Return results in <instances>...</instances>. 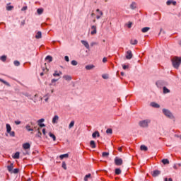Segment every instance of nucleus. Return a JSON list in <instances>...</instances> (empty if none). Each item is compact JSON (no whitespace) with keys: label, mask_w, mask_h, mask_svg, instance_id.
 <instances>
[{"label":"nucleus","mask_w":181,"mask_h":181,"mask_svg":"<svg viewBox=\"0 0 181 181\" xmlns=\"http://www.w3.org/2000/svg\"><path fill=\"white\" fill-rule=\"evenodd\" d=\"M129 67V66H128V65H122L123 70H127V69H128Z\"/></svg>","instance_id":"obj_49"},{"label":"nucleus","mask_w":181,"mask_h":181,"mask_svg":"<svg viewBox=\"0 0 181 181\" xmlns=\"http://www.w3.org/2000/svg\"><path fill=\"white\" fill-rule=\"evenodd\" d=\"M38 124H42V122H45V119H40L37 121Z\"/></svg>","instance_id":"obj_50"},{"label":"nucleus","mask_w":181,"mask_h":181,"mask_svg":"<svg viewBox=\"0 0 181 181\" xmlns=\"http://www.w3.org/2000/svg\"><path fill=\"white\" fill-rule=\"evenodd\" d=\"M131 9H136V3L132 2L130 5Z\"/></svg>","instance_id":"obj_25"},{"label":"nucleus","mask_w":181,"mask_h":181,"mask_svg":"<svg viewBox=\"0 0 181 181\" xmlns=\"http://www.w3.org/2000/svg\"><path fill=\"white\" fill-rule=\"evenodd\" d=\"M19 155H20L19 152H16V153L14 154V156H13V159H19Z\"/></svg>","instance_id":"obj_32"},{"label":"nucleus","mask_w":181,"mask_h":181,"mask_svg":"<svg viewBox=\"0 0 181 181\" xmlns=\"http://www.w3.org/2000/svg\"><path fill=\"white\" fill-rule=\"evenodd\" d=\"M36 39H42V32L38 31L35 35Z\"/></svg>","instance_id":"obj_22"},{"label":"nucleus","mask_w":181,"mask_h":181,"mask_svg":"<svg viewBox=\"0 0 181 181\" xmlns=\"http://www.w3.org/2000/svg\"><path fill=\"white\" fill-rule=\"evenodd\" d=\"M151 124V119H146L144 120H141L139 122V127L141 128H148V125Z\"/></svg>","instance_id":"obj_2"},{"label":"nucleus","mask_w":181,"mask_h":181,"mask_svg":"<svg viewBox=\"0 0 181 181\" xmlns=\"http://www.w3.org/2000/svg\"><path fill=\"white\" fill-rule=\"evenodd\" d=\"M82 45H83V46H85V47L86 49H90V45L88 44V42L86 40H81V41Z\"/></svg>","instance_id":"obj_10"},{"label":"nucleus","mask_w":181,"mask_h":181,"mask_svg":"<svg viewBox=\"0 0 181 181\" xmlns=\"http://www.w3.org/2000/svg\"><path fill=\"white\" fill-rule=\"evenodd\" d=\"M96 12H98V13L96 16V19H100L103 15H104V13H103V11H101L100 9H96Z\"/></svg>","instance_id":"obj_8"},{"label":"nucleus","mask_w":181,"mask_h":181,"mask_svg":"<svg viewBox=\"0 0 181 181\" xmlns=\"http://www.w3.org/2000/svg\"><path fill=\"white\" fill-rule=\"evenodd\" d=\"M64 59H65L66 62H69L70 61V59H69V56H65Z\"/></svg>","instance_id":"obj_52"},{"label":"nucleus","mask_w":181,"mask_h":181,"mask_svg":"<svg viewBox=\"0 0 181 181\" xmlns=\"http://www.w3.org/2000/svg\"><path fill=\"white\" fill-rule=\"evenodd\" d=\"M57 122H59V116L54 115L52 118V124H57Z\"/></svg>","instance_id":"obj_12"},{"label":"nucleus","mask_w":181,"mask_h":181,"mask_svg":"<svg viewBox=\"0 0 181 181\" xmlns=\"http://www.w3.org/2000/svg\"><path fill=\"white\" fill-rule=\"evenodd\" d=\"M8 134H9L10 136H15V132L10 131Z\"/></svg>","instance_id":"obj_45"},{"label":"nucleus","mask_w":181,"mask_h":181,"mask_svg":"<svg viewBox=\"0 0 181 181\" xmlns=\"http://www.w3.org/2000/svg\"><path fill=\"white\" fill-rule=\"evenodd\" d=\"M0 81L1 83H3V84H5V86H7L8 87H11V84L7 81H4V79L0 78Z\"/></svg>","instance_id":"obj_21"},{"label":"nucleus","mask_w":181,"mask_h":181,"mask_svg":"<svg viewBox=\"0 0 181 181\" xmlns=\"http://www.w3.org/2000/svg\"><path fill=\"white\" fill-rule=\"evenodd\" d=\"M103 78H107V76L105 75H103Z\"/></svg>","instance_id":"obj_61"},{"label":"nucleus","mask_w":181,"mask_h":181,"mask_svg":"<svg viewBox=\"0 0 181 181\" xmlns=\"http://www.w3.org/2000/svg\"><path fill=\"white\" fill-rule=\"evenodd\" d=\"M63 78H64V80H66V81H70L71 80V77L69 75L64 76Z\"/></svg>","instance_id":"obj_24"},{"label":"nucleus","mask_w":181,"mask_h":181,"mask_svg":"<svg viewBox=\"0 0 181 181\" xmlns=\"http://www.w3.org/2000/svg\"><path fill=\"white\" fill-rule=\"evenodd\" d=\"M6 9H7L8 11H12V9H13V6H8L6 7Z\"/></svg>","instance_id":"obj_47"},{"label":"nucleus","mask_w":181,"mask_h":181,"mask_svg":"<svg viewBox=\"0 0 181 181\" xmlns=\"http://www.w3.org/2000/svg\"><path fill=\"white\" fill-rule=\"evenodd\" d=\"M92 69H94V65H87L86 66V70H91Z\"/></svg>","instance_id":"obj_34"},{"label":"nucleus","mask_w":181,"mask_h":181,"mask_svg":"<svg viewBox=\"0 0 181 181\" xmlns=\"http://www.w3.org/2000/svg\"><path fill=\"white\" fill-rule=\"evenodd\" d=\"M45 60L48 61V63H51V62H53V57L50 55H48L45 57Z\"/></svg>","instance_id":"obj_19"},{"label":"nucleus","mask_w":181,"mask_h":181,"mask_svg":"<svg viewBox=\"0 0 181 181\" xmlns=\"http://www.w3.org/2000/svg\"><path fill=\"white\" fill-rule=\"evenodd\" d=\"M173 66L175 69H179L181 64V57H175L172 59Z\"/></svg>","instance_id":"obj_1"},{"label":"nucleus","mask_w":181,"mask_h":181,"mask_svg":"<svg viewBox=\"0 0 181 181\" xmlns=\"http://www.w3.org/2000/svg\"><path fill=\"white\" fill-rule=\"evenodd\" d=\"M163 93L164 94H168V93H170V90L166 88V86H164L163 88Z\"/></svg>","instance_id":"obj_30"},{"label":"nucleus","mask_w":181,"mask_h":181,"mask_svg":"<svg viewBox=\"0 0 181 181\" xmlns=\"http://www.w3.org/2000/svg\"><path fill=\"white\" fill-rule=\"evenodd\" d=\"M42 134L43 135H46V129H42Z\"/></svg>","instance_id":"obj_56"},{"label":"nucleus","mask_w":181,"mask_h":181,"mask_svg":"<svg viewBox=\"0 0 181 181\" xmlns=\"http://www.w3.org/2000/svg\"><path fill=\"white\" fill-rule=\"evenodd\" d=\"M156 84L158 88H162L165 86V82L163 81H158Z\"/></svg>","instance_id":"obj_5"},{"label":"nucleus","mask_w":181,"mask_h":181,"mask_svg":"<svg viewBox=\"0 0 181 181\" xmlns=\"http://www.w3.org/2000/svg\"><path fill=\"white\" fill-rule=\"evenodd\" d=\"M37 12L38 15H42V13H43V8H38L37 10Z\"/></svg>","instance_id":"obj_38"},{"label":"nucleus","mask_w":181,"mask_h":181,"mask_svg":"<svg viewBox=\"0 0 181 181\" xmlns=\"http://www.w3.org/2000/svg\"><path fill=\"white\" fill-rule=\"evenodd\" d=\"M120 74H121V76H124V72H121Z\"/></svg>","instance_id":"obj_62"},{"label":"nucleus","mask_w":181,"mask_h":181,"mask_svg":"<svg viewBox=\"0 0 181 181\" xmlns=\"http://www.w3.org/2000/svg\"><path fill=\"white\" fill-rule=\"evenodd\" d=\"M132 52L131 50H128L126 53V59L127 60H131V58L132 57Z\"/></svg>","instance_id":"obj_7"},{"label":"nucleus","mask_w":181,"mask_h":181,"mask_svg":"<svg viewBox=\"0 0 181 181\" xmlns=\"http://www.w3.org/2000/svg\"><path fill=\"white\" fill-rule=\"evenodd\" d=\"M48 100H49V98H46V99H45V101H48Z\"/></svg>","instance_id":"obj_64"},{"label":"nucleus","mask_w":181,"mask_h":181,"mask_svg":"<svg viewBox=\"0 0 181 181\" xmlns=\"http://www.w3.org/2000/svg\"><path fill=\"white\" fill-rule=\"evenodd\" d=\"M151 106L153 107V108H160V105H159V104L155 103V102H152L151 103Z\"/></svg>","instance_id":"obj_15"},{"label":"nucleus","mask_w":181,"mask_h":181,"mask_svg":"<svg viewBox=\"0 0 181 181\" xmlns=\"http://www.w3.org/2000/svg\"><path fill=\"white\" fill-rule=\"evenodd\" d=\"M6 132H7V134L8 132H11V131H12V127H11V124H6Z\"/></svg>","instance_id":"obj_18"},{"label":"nucleus","mask_w":181,"mask_h":181,"mask_svg":"<svg viewBox=\"0 0 181 181\" xmlns=\"http://www.w3.org/2000/svg\"><path fill=\"white\" fill-rule=\"evenodd\" d=\"M108 155H110V153H108V152H103V153H102V156H103V158H105V157L108 156Z\"/></svg>","instance_id":"obj_41"},{"label":"nucleus","mask_w":181,"mask_h":181,"mask_svg":"<svg viewBox=\"0 0 181 181\" xmlns=\"http://www.w3.org/2000/svg\"><path fill=\"white\" fill-rule=\"evenodd\" d=\"M14 123L16 124V125H21V124H22V122L19 120H16Z\"/></svg>","instance_id":"obj_48"},{"label":"nucleus","mask_w":181,"mask_h":181,"mask_svg":"<svg viewBox=\"0 0 181 181\" xmlns=\"http://www.w3.org/2000/svg\"><path fill=\"white\" fill-rule=\"evenodd\" d=\"M94 15H95L94 13H91V16H94Z\"/></svg>","instance_id":"obj_63"},{"label":"nucleus","mask_w":181,"mask_h":181,"mask_svg":"<svg viewBox=\"0 0 181 181\" xmlns=\"http://www.w3.org/2000/svg\"><path fill=\"white\" fill-rule=\"evenodd\" d=\"M7 170L10 173H11V172L13 170V163H11L10 165H8L7 166Z\"/></svg>","instance_id":"obj_11"},{"label":"nucleus","mask_w":181,"mask_h":181,"mask_svg":"<svg viewBox=\"0 0 181 181\" xmlns=\"http://www.w3.org/2000/svg\"><path fill=\"white\" fill-rule=\"evenodd\" d=\"M71 64H72V66H77L78 63H77V61L76 60H72L71 62Z\"/></svg>","instance_id":"obj_42"},{"label":"nucleus","mask_w":181,"mask_h":181,"mask_svg":"<svg viewBox=\"0 0 181 181\" xmlns=\"http://www.w3.org/2000/svg\"><path fill=\"white\" fill-rule=\"evenodd\" d=\"M103 63H107V59H106L105 57H104V58L103 59Z\"/></svg>","instance_id":"obj_58"},{"label":"nucleus","mask_w":181,"mask_h":181,"mask_svg":"<svg viewBox=\"0 0 181 181\" xmlns=\"http://www.w3.org/2000/svg\"><path fill=\"white\" fill-rule=\"evenodd\" d=\"M162 163H163V165H168L169 160H168V159H163L162 160Z\"/></svg>","instance_id":"obj_37"},{"label":"nucleus","mask_w":181,"mask_h":181,"mask_svg":"<svg viewBox=\"0 0 181 181\" xmlns=\"http://www.w3.org/2000/svg\"><path fill=\"white\" fill-rule=\"evenodd\" d=\"M13 64L18 66L21 65V63L19 61H14Z\"/></svg>","instance_id":"obj_46"},{"label":"nucleus","mask_w":181,"mask_h":181,"mask_svg":"<svg viewBox=\"0 0 181 181\" xmlns=\"http://www.w3.org/2000/svg\"><path fill=\"white\" fill-rule=\"evenodd\" d=\"M90 177H91V174H90V173L87 174V175L84 177L83 180H84V181H88V179H90Z\"/></svg>","instance_id":"obj_26"},{"label":"nucleus","mask_w":181,"mask_h":181,"mask_svg":"<svg viewBox=\"0 0 181 181\" xmlns=\"http://www.w3.org/2000/svg\"><path fill=\"white\" fill-rule=\"evenodd\" d=\"M164 181H173V180H172V178H169L168 180V178H165Z\"/></svg>","instance_id":"obj_54"},{"label":"nucleus","mask_w":181,"mask_h":181,"mask_svg":"<svg viewBox=\"0 0 181 181\" xmlns=\"http://www.w3.org/2000/svg\"><path fill=\"white\" fill-rule=\"evenodd\" d=\"M58 80H59V79H52V80L51 81L52 84H53V83H56V81H58Z\"/></svg>","instance_id":"obj_53"},{"label":"nucleus","mask_w":181,"mask_h":181,"mask_svg":"<svg viewBox=\"0 0 181 181\" xmlns=\"http://www.w3.org/2000/svg\"><path fill=\"white\" fill-rule=\"evenodd\" d=\"M23 149H30V144L29 143H25L23 144Z\"/></svg>","instance_id":"obj_16"},{"label":"nucleus","mask_w":181,"mask_h":181,"mask_svg":"<svg viewBox=\"0 0 181 181\" xmlns=\"http://www.w3.org/2000/svg\"><path fill=\"white\" fill-rule=\"evenodd\" d=\"M49 136H50V138H52L53 141H56V136L53 134V133L49 132Z\"/></svg>","instance_id":"obj_33"},{"label":"nucleus","mask_w":181,"mask_h":181,"mask_svg":"<svg viewBox=\"0 0 181 181\" xmlns=\"http://www.w3.org/2000/svg\"><path fill=\"white\" fill-rule=\"evenodd\" d=\"M118 151L119 152H122V147H119L118 148Z\"/></svg>","instance_id":"obj_59"},{"label":"nucleus","mask_w":181,"mask_h":181,"mask_svg":"<svg viewBox=\"0 0 181 181\" xmlns=\"http://www.w3.org/2000/svg\"><path fill=\"white\" fill-rule=\"evenodd\" d=\"M62 168L64 169V170H67V166L66 165V162H62Z\"/></svg>","instance_id":"obj_40"},{"label":"nucleus","mask_w":181,"mask_h":181,"mask_svg":"<svg viewBox=\"0 0 181 181\" xmlns=\"http://www.w3.org/2000/svg\"><path fill=\"white\" fill-rule=\"evenodd\" d=\"M64 158H69V153L62 154L59 156V159L63 160Z\"/></svg>","instance_id":"obj_23"},{"label":"nucleus","mask_w":181,"mask_h":181,"mask_svg":"<svg viewBox=\"0 0 181 181\" xmlns=\"http://www.w3.org/2000/svg\"><path fill=\"white\" fill-rule=\"evenodd\" d=\"M163 112L165 117H168V118H173V115H172V112H170V111L168 110L163 109Z\"/></svg>","instance_id":"obj_3"},{"label":"nucleus","mask_w":181,"mask_h":181,"mask_svg":"<svg viewBox=\"0 0 181 181\" xmlns=\"http://www.w3.org/2000/svg\"><path fill=\"white\" fill-rule=\"evenodd\" d=\"M176 1H173V0H168V1H167V2H166V4L168 5V6H169V5H174V6H176Z\"/></svg>","instance_id":"obj_9"},{"label":"nucleus","mask_w":181,"mask_h":181,"mask_svg":"<svg viewBox=\"0 0 181 181\" xmlns=\"http://www.w3.org/2000/svg\"><path fill=\"white\" fill-rule=\"evenodd\" d=\"M73 127H74V120H72V121L70 122V124H69V129H71V128H73Z\"/></svg>","instance_id":"obj_36"},{"label":"nucleus","mask_w":181,"mask_h":181,"mask_svg":"<svg viewBox=\"0 0 181 181\" xmlns=\"http://www.w3.org/2000/svg\"><path fill=\"white\" fill-rule=\"evenodd\" d=\"M25 129H27L28 131V132H30V131H33V129H32V127H30V124H26Z\"/></svg>","instance_id":"obj_27"},{"label":"nucleus","mask_w":181,"mask_h":181,"mask_svg":"<svg viewBox=\"0 0 181 181\" xmlns=\"http://www.w3.org/2000/svg\"><path fill=\"white\" fill-rule=\"evenodd\" d=\"M28 9V6H24L22 8L21 11H26Z\"/></svg>","instance_id":"obj_55"},{"label":"nucleus","mask_w":181,"mask_h":181,"mask_svg":"<svg viewBox=\"0 0 181 181\" xmlns=\"http://www.w3.org/2000/svg\"><path fill=\"white\" fill-rule=\"evenodd\" d=\"M130 43L131 45H138V40L135 39H132Z\"/></svg>","instance_id":"obj_28"},{"label":"nucleus","mask_w":181,"mask_h":181,"mask_svg":"<svg viewBox=\"0 0 181 181\" xmlns=\"http://www.w3.org/2000/svg\"><path fill=\"white\" fill-rule=\"evenodd\" d=\"M41 136H42V132H38V134L37 135V136H38L39 138H40Z\"/></svg>","instance_id":"obj_57"},{"label":"nucleus","mask_w":181,"mask_h":181,"mask_svg":"<svg viewBox=\"0 0 181 181\" xmlns=\"http://www.w3.org/2000/svg\"><path fill=\"white\" fill-rule=\"evenodd\" d=\"M0 59H1V62H6V56L3 55V56L1 57Z\"/></svg>","instance_id":"obj_43"},{"label":"nucleus","mask_w":181,"mask_h":181,"mask_svg":"<svg viewBox=\"0 0 181 181\" xmlns=\"http://www.w3.org/2000/svg\"><path fill=\"white\" fill-rule=\"evenodd\" d=\"M141 151H148V147H146V146L145 145H141L140 147Z\"/></svg>","instance_id":"obj_29"},{"label":"nucleus","mask_w":181,"mask_h":181,"mask_svg":"<svg viewBox=\"0 0 181 181\" xmlns=\"http://www.w3.org/2000/svg\"><path fill=\"white\" fill-rule=\"evenodd\" d=\"M91 29V32H90V35H96L97 34V26L96 25H92L90 27Z\"/></svg>","instance_id":"obj_6"},{"label":"nucleus","mask_w":181,"mask_h":181,"mask_svg":"<svg viewBox=\"0 0 181 181\" xmlns=\"http://www.w3.org/2000/svg\"><path fill=\"white\" fill-rule=\"evenodd\" d=\"M90 147L93 148L94 149V148H95V141H90Z\"/></svg>","instance_id":"obj_31"},{"label":"nucleus","mask_w":181,"mask_h":181,"mask_svg":"<svg viewBox=\"0 0 181 181\" xmlns=\"http://www.w3.org/2000/svg\"><path fill=\"white\" fill-rule=\"evenodd\" d=\"M92 136H93V138H97V136H98V138H99L100 132L98 131L93 132L92 134Z\"/></svg>","instance_id":"obj_17"},{"label":"nucleus","mask_w":181,"mask_h":181,"mask_svg":"<svg viewBox=\"0 0 181 181\" xmlns=\"http://www.w3.org/2000/svg\"><path fill=\"white\" fill-rule=\"evenodd\" d=\"M132 25V23H130L128 25V28H131Z\"/></svg>","instance_id":"obj_60"},{"label":"nucleus","mask_w":181,"mask_h":181,"mask_svg":"<svg viewBox=\"0 0 181 181\" xmlns=\"http://www.w3.org/2000/svg\"><path fill=\"white\" fill-rule=\"evenodd\" d=\"M38 125L40 127V128H43V127H45V124L43 123H39Z\"/></svg>","instance_id":"obj_51"},{"label":"nucleus","mask_w":181,"mask_h":181,"mask_svg":"<svg viewBox=\"0 0 181 181\" xmlns=\"http://www.w3.org/2000/svg\"><path fill=\"white\" fill-rule=\"evenodd\" d=\"M115 175H121V169L116 168L115 171Z\"/></svg>","instance_id":"obj_35"},{"label":"nucleus","mask_w":181,"mask_h":181,"mask_svg":"<svg viewBox=\"0 0 181 181\" xmlns=\"http://www.w3.org/2000/svg\"><path fill=\"white\" fill-rule=\"evenodd\" d=\"M115 163L117 166H121V165H122V158L116 157L115 158Z\"/></svg>","instance_id":"obj_4"},{"label":"nucleus","mask_w":181,"mask_h":181,"mask_svg":"<svg viewBox=\"0 0 181 181\" xmlns=\"http://www.w3.org/2000/svg\"><path fill=\"white\" fill-rule=\"evenodd\" d=\"M151 30V28H149V27H144V28H143L142 29H141V32L143 33H146V32H148V30Z\"/></svg>","instance_id":"obj_20"},{"label":"nucleus","mask_w":181,"mask_h":181,"mask_svg":"<svg viewBox=\"0 0 181 181\" xmlns=\"http://www.w3.org/2000/svg\"><path fill=\"white\" fill-rule=\"evenodd\" d=\"M159 175H160V171L158 170H154L152 173V176L153 177H156V176H159Z\"/></svg>","instance_id":"obj_13"},{"label":"nucleus","mask_w":181,"mask_h":181,"mask_svg":"<svg viewBox=\"0 0 181 181\" xmlns=\"http://www.w3.org/2000/svg\"><path fill=\"white\" fill-rule=\"evenodd\" d=\"M11 173H19V168H15L14 170H13V171Z\"/></svg>","instance_id":"obj_39"},{"label":"nucleus","mask_w":181,"mask_h":181,"mask_svg":"<svg viewBox=\"0 0 181 181\" xmlns=\"http://www.w3.org/2000/svg\"><path fill=\"white\" fill-rule=\"evenodd\" d=\"M62 74H63L62 73V71H54V74H53V76L54 77H60V76H62Z\"/></svg>","instance_id":"obj_14"},{"label":"nucleus","mask_w":181,"mask_h":181,"mask_svg":"<svg viewBox=\"0 0 181 181\" xmlns=\"http://www.w3.org/2000/svg\"><path fill=\"white\" fill-rule=\"evenodd\" d=\"M106 134H112V129H107L106 130Z\"/></svg>","instance_id":"obj_44"}]
</instances>
